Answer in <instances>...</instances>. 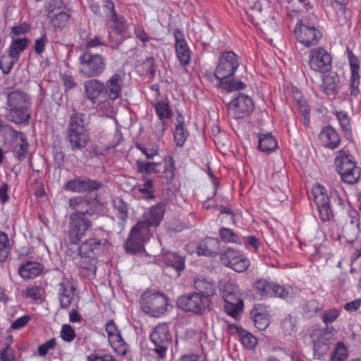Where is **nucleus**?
Masks as SVG:
<instances>
[{"label": "nucleus", "instance_id": "1", "mask_svg": "<svg viewBox=\"0 0 361 361\" xmlns=\"http://www.w3.org/2000/svg\"><path fill=\"white\" fill-rule=\"evenodd\" d=\"M126 73L123 71H116L104 82L94 78L84 83V92L87 99L97 108L105 113L111 108L110 102L120 98L125 87Z\"/></svg>", "mask_w": 361, "mask_h": 361}, {"label": "nucleus", "instance_id": "2", "mask_svg": "<svg viewBox=\"0 0 361 361\" xmlns=\"http://www.w3.org/2000/svg\"><path fill=\"white\" fill-rule=\"evenodd\" d=\"M194 288L196 292L200 293L207 299H211L216 295L219 290L221 295L225 302V312L235 320L238 319L240 314L243 310V301L239 287L231 283L226 282L218 288L216 283L210 277L197 276L194 279Z\"/></svg>", "mask_w": 361, "mask_h": 361}, {"label": "nucleus", "instance_id": "3", "mask_svg": "<svg viewBox=\"0 0 361 361\" xmlns=\"http://www.w3.org/2000/svg\"><path fill=\"white\" fill-rule=\"evenodd\" d=\"M240 64V57L233 51L221 52L217 59L214 76L217 80V87L231 92L243 90L246 84L240 80H228L236 73Z\"/></svg>", "mask_w": 361, "mask_h": 361}, {"label": "nucleus", "instance_id": "4", "mask_svg": "<svg viewBox=\"0 0 361 361\" xmlns=\"http://www.w3.org/2000/svg\"><path fill=\"white\" fill-rule=\"evenodd\" d=\"M7 119L16 124L27 123L32 114V98L21 90H13L7 94Z\"/></svg>", "mask_w": 361, "mask_h": 361}, {"label": "nucleus", "instance_id": "5", "mask_svg": "<svg viewBox=\"0 0 361 361\" xmlns=\"http://www.w3.org/2000/svg\"><path fill=\"white\" fill-rule=\"evenodd\" d=\"M140 307L147 314L160 317L165 314L170 306L169 298L158 291L146 290L140 298Z\"/></svg>", "mask_w": 361, "mask_h": 361}, {"label": "nucleus", "instance_id": "6", "mask_svg": "<svg viewBox=\"0 0 361 361\" xmlns=\"http://www.w3.org/2000/svg\"><path fill=\"white\" fill-rule=\"evenodd\" d=\"M149 226L142 221H139L131 228L129 235L125 243V250L128 253L135 254L142 252L145 245L149 242L153 235Z\"/></svg>", "mask_w": 361, "mask_h": 361}, {"label": "nucleus", "instance_id": "7", "mask_svg": "<svg viewBox=\"0 0 361 361\" xmlns=\"http://www.w3.org/2000/svg\"><path fill=\"white\" fill-rule=\"evenodd\" d=\"M80 73L85 78L94 79L101 75L106 68L104 56L93 54L90 50L83 51L79 56Z\"/></svg>", "mask_w": 361, "mask_h": 361}, {"label": "nucleus", "instance_id": "8", "mask_svg": "<svg viewBox=\"0 0 361 361\" xmlns=\"http://www.w3.org/2000/svg\"><path fill=\"white\" fill-rule=\"evenodd\" d=\"M68 139L73 149L83 148L88 142L89 136L84 126L82 114L75 113L71 116Z\"/></svg>", "mask_w": 361, "mask_h": 361}, {"label": "nucleus", "instance_id": "9", "mask_svg": "<svg viewBox=\"0 0 361 361\" xmlns=\"http://www.w3.org/2000/svg\"><path fill=\"white\" fill-rule=\"evenodd\" d=\"M68 205L73 211L69 219H91L98 214L100 205L96 200L82 196H75L69 199Z\"/></svg>", "mask_w": 361, "mask_h": 361}, {"label": "nucleus", "instance_id": "10", "mask_svg": "<svg viewBox=\"0 0 361 361\" xmlns=\"http://www.w3.org/2000/svg\"><path fill=\"white\" fill-rule=\"evenodd\" d=\"M177 303L185 311L195 314H203L209 311L212 306L211 299H207L196 291L180 297Z\"/></svg>", "mask_w": 361, "mask_h": 361}, {"label": "nucleus", "instance_id": "11", "mask_svg": "<svg viewBox=\"0 0 361 361\" xmlns=\"http://www.w3.org/2000/svg\"><path fill=\"white\" fill-rule=\"evenodd\" d=\"M252 99L243 93L234 94L228 104V114L233 118L238 120L248 116L253 111Z\"/></svg>", "mask_w": 361, "mask_h": 361}, {"label": "nucleus", "instance_id": "12", "mask_svg": "<svg viewBox=\"0 0 361 361\" xmlns=\"http://www.w3.org/2000/svg\"><path fill=\"white\" fill-rule=\"evenodd\" d=\"M149 339L154 345V351L158 357L161 359L165 357L171 341L167 324L161 323L156 326L150 334Z\"/></svg>", "mask_w": 361, "mask_h": 361}, {"label": "nucleus", "instance_id": "13", "mask_svg": "<svg viewBox=\"0 0 361 361\" xmlns=\"http://www.w3.org/2000/svg\"><path fill=\"white\" fill-rule=\"evenodd\" d=\"M68 240L71 244L79 245L87 238L92 231V221L90 218L69 219Z\"/></svg>", "mask_w": 361, "mask_h": 361}, {"label": "nucleus", "instance_id": "14", "mask_svg": "<svg viewBox=\"0 0 361 361\" xmlns=\"http://www.w3.org/2000/svg\"><path fill=\"white\" fill-rule=\"evenodd\" d=\"M294 35L297 41L306 47L316 46L322 37V32L317 28L303 23L301 20L296 23Z\"/></svg>", "mask_w": 361, "mask_h": 361}, {"label": "nucleus", "instance_id": "15", "mask_svg": "<svg viewBox=\"0 0 361 361\" xmlns=\"http://www.w3.org/2000/svg\"><path fill=\"white\" fill-rule=\"evenodd\" d=\"M106 240L99 238L95 233H91L87 238L80 242L78 254L81 258H97L103 252Z\"/></svg>", "mask_w": 361, "mask_h": 361}, {"label": "nucleus", "instance_id": "16", "mask_svg": "<svg viewBox=\"0 0 361 361\" xmlns=\"http://www.w3.org/2000/svg\"><path fill=\"white\" fill-rule=\"evenodd\" d=\"M103 8L107 19V24L112 31L116 35H123L128 28L126 17L116 13L115 5L111 0H105Z\"/></svg>", "mask_w": 361, "mask_h": 361}, {"label": "nucleus", "instance_id": "17", "mask_svg": "<svg viewBox=\"0 0 361 361\" xmlns=\"http://www.w3.org/2000/svg\"><path fill=\"white\" fill-rule=\"evenodd\" d=\"M308 64L315 72L326 73L332 67L331 56L324 48H314L308 52Z\"/></svg>", "mask_w": 361, "mask_h": 361}, {"label": "nucleus", "instance_id": "18", "mask_svg": "<svg viewBox=\"0 0 361 361\" xmlns=\"http://www.w3.org/2000/svg\"><path fill=\"white\" fill-rule=\"evenodd\" d=\"M253 288L261 298L277 297L286 299L289 293L284 286L263 279L257 280L253 284Z\"/></svg>", "mask_w": 361, "mask_h": 361}, {"label": "nucleus", "instance_id": "19", "mask_svg": "<svg viewBox=\"0 0 361 361\" xmlns=\"http://www.w3.org/2000/svg\"><path fill=\"white\" fill-rule=\"evenodd\" d=\"M109 345L113 350L121 356L126 355L129 351V345L123 338L121 331L114 320H109L105 325Z\"/></svg>", "mask_w": 361, "mask_h": 361}, {"label": "nucleus", "instance_id": "20", "mask_svg": "<svg viewBox=\"0 0 361 361\" xmlns=\"http://www.w3.org/2000/svg\"><path fill=\"white\" fill-rule=\"evenodd\" d=\"M220 261L222 264L236 272H243L250 266V260L240 252L228 248L221 253Z\"/></svg>", "mask_w": 361, "mask_h": 361}, {"label": "nucleus", "instance_id": "21", "mask_svg": "<svg viewBox=\"0 0 361 361\" xmlns=\"http://www.w3.org/2000/svg\"><path fill=\"white\" fill-rule=\"evenodd\" d=\"M173 34L175 39L176 56L181 66H187L191 62L192 51L185 38L184 33L180 29L175 28Z\"/></svg>", "mask_w": 361, "mask_h": 361}, {"label": "nucleus", "instance_id": "22", "mask_svg": "<svg viewBox=\"0 0 361 361\" xmlns=\"http://www.w3.org/2000/svg\"><path fill=\"white\" fill-rule=\"evenodd\" d=\"M102 186L103 183L101 181L87 177H80L67 182L63 188L66 191L80 193L97 190Z\"/></svg>", "mask_w": 361, "mask_h": 361}, {"label": "nucleus", "instance_id": "23", "mask_svg": "<svg viewBox=\"0 0 361 361\" xmlns=\"http://www.w3.org/2000/svg\"><path fill=\"white\" fill-rule=\"evenodd\" d=\"M151 104L154 109L156 115L161 121L156 124L155 132L157 135L161 136L166 129V121L172 116L173 110L167 99L152 101Z\"/></svg>", "mask_w": 361, "mask_h": 361}, {"label": "nucleus", "instance_id": "24", "mask_svg": "<svg viewBox=\"0 0 361 361\" xmlns=\"http://www.w3.org/2000/svg\"><path fill=\"white\" fill-rule=\"evenodd\" d=\"M76 286L71 277H63L58 284V295L60 305L63 309H67L71 305Z\"/></svg>", "mask_w": 361, "mask_h": 361}, {"label": "nucleus", "instance_id": "25", "mask_svg": "<svg viewBox=\"0 0 361 361\" xmlns=\"http://www.w3.org/2000/svg\"><path fill=\"white\" fill-rule=\"evenodd\" d=\"M347 53L350 68V94L352 96L356 97L360 94V61L350 49H348Z\"/></svg>", "mask_w": 361, "mask_h": 361}, {"label": "nucleus", "instance_id": "26", "mask_svg": "<svg viewBox=\"0 0 361 361\" xmlns=\"http://www.w3.org/2000/svg\"><path fill=\"white\" fill-rule=\"evenodd\" d=\"M165 213L164 207L161 204H157L149 207L142 216L143 222L150 227L159 226L163 220Z\"/></svg>", "mask_w": 361, "mask_h": 361}, {"label": "nucleus", "instance_id": "27", "mask_svg": "<svg viewBox=\"0 0 361 361\" xmlns=\"http://www.w3.org/2000/svg\"><path fill=\"white\" fill-rule=\"evenodd\" d=\"M250 314L255 327L259 331H264L269 326L270 324L269 314L264 306L262 305L255 306Z\"/></svg>", "mask_w": 361, "mask_h": 361}, {"label": "nucleus", "instance_id": "28", "mask_svg": "<svg viewBox=\"0 0 361 361\" xmlns=\"http://www.w3.org/2000/svg\"><path fill=\"white\" fill-rule=\"evenodd\" d=\"M219 250L217 238H207L198 243V256H216Z\"/></svg>", "mask_w": 361, "mask_h": 361}, {"label": "nucleus", "instance_id": "29", "mask_svg": "<svg viewBox=\"0 0 361 361\" xmlns=\"http://www.w3.org/2000/svg\"><path fill=\"white\" fill-rule=\"evenodd\" d=\"M43 269L44 267L40 263L28 261L20 266L18 274L24 279H31L39 276Z\"/></svg>", "mask_w": 361, "mask_h": 361}, {"label": "nucleus", "instance_id": "30", "mask_svg": "<svg viewBox=\"0 0 361 361\" xmlns=\"http://www.w3.org/2000/svg\"><path fill=\"white\" fill-rule=\"evenodd\" d=\"M70 17V14L63 11L54 12L51 10L47 13L50 25L55 30L59 31L62 30L68 24Z\"/></svg>", "mask_w": 361, "mask_h": 361}, {"label": "nucleus", "instance_id": "31", "mask_svg": "<svg viewBox=\"0 0 361 361\" xmlns=\"http://www.w3.org/2000/svg\"><path fill=\"white\" fill-rule=\"evenodd\" d=\"M319 138L325 147L332 149L336 148L340 143V137L331 126L324 128L319 134Z\"/></svg>", "mask_w": 361, "mask_h": 361}, {"label": "nucleus", "instance_id": "32", "mask_svg": "<svg viewBox=\"0 0 361 361\" xmlns=\"http://www.w3.org/2000/svg\"><path fill=\"white\" fill-rule=\"evenodd\" d=\"M189 136V133L184 125V116L179 114L176 117V124L173 133V139L177 147H183Z\"/></svg>", "mask_w": 361, "mask_h": 361}, {"label": "nucleus", "instance_id": "33", "mask_svg": "<svg viewBox=\"0 0 361 361\" xmlns=\"http://www.w3.org/2000/svg\"><path fill=\"white\" fill-rule=\"evenodd\" d=\"M78 265L79 274L82 278L92 279L96 276L97 258H81Z\"/></svg>", "mask_w": 361, "mask_h": 361}, {"label": "nucleus", "instance_id": "34", "mask_svg": "<svg viewBox=\"0 0 361 361\" xmlns=\"http://www.w3.org/2000/svg\"><path fill=\"white\" fill-rule=\"evenodd\" d=\"M335 164L336 171L339 173L340 172L345 171L346 169L353 167V165L356 164V162L348 151L341 149L336 157Z\"/></svg>", "mask_w": 361, "mask_h": 361}, {"label": "nucleus", "instance_id": "35", "mask_svg": "<svg viewBox=\"0 0 361 361\" xmlns=\"http://www.w3.org/2000/svg\"><path fill=\"white\" fill-rule=\"evenodd\" d=\"M230 327L235 330V333L238 334L240 342L245 348L249 350L255 348L257 339L251 333L237 324L230 325Z\"/></svg>", "mask_w": 361, "mask_h": 361}, {"label": "nucleus", "instance_id": "36", "mask_svg": "<svg viewBox=\"0 0 361 361\" xmlns=\"http://www.w3.org/2000/svg\"><path fill=\"white\" fill-rule=\"evenodd\" d=\"M330 333H324L314 343V357L319 359L329 350Z\"/></svg>", "mask_w": 361, "mask_h": 361}, {"label": "nucleus", "instance_id": "37", "mask_svg": "<svg viewBox=\"0 0 361 361\" xmlns=\"http://www.w3.org/2000/svg\"><path fill=\"white\" fill-rule=\"evenodd\" d=\"M339 82V78L336 75H328L323 78L321 88L329 96L335 97Z\"/></svg>", "mask_w": 361, "mask_h": 361}, {"label": "nucleus", "instance_id": "38", "mask_svg": "<svg viewBox=\"0 0 361 361\" xmlns=\"http://www.w3.org/2000/svg\"><path fill=\"white\" fill-rule=\"evenodd\" d=\"M277 147L275 137L269 133L259 134V149L263 152H271Z\"/></svg>", "mask_w": 361, "mask_h": 361}, {"label": "nucleus", "instance_id": "39", "mask_svg": "<svg viewBox=\"0 0 361 361\" xmlns=\"http://www.w3.org/2000/svg\"><path fill=\"white\" fill-rule=\"evenodd\" d=\"M28 44L27 37L18 38L13 39L8 49V53L15 59L19 60L20 54L26 49Z\"/></svg>", "mask_w": 361, "mask_h": 361}, {"label": "nucleus", "instance_id": "40", "mask_svg": "<svg viewBox=\"0 0 361 361\" xmlns=\"http://www.w3.org/2000/svg\"><path fill=\"white\" fill-rule=\"evenodd\" d=\"M10 132L12 133V136L15 138L16 152L19 155H23L27 152L29 145L25 135L20 131L16 130L13 127L12 129H10Z\"/></svg>", "mask_w": 361, "mask_h": 361}, {"label": "nucleus", "instance_id": "41", "mask_svg": "<svg viewBox=\"0 0 361 361\" xmlns=\"http://www.w3.org/2000/svg\"><path fill=\"white\" fill-rule=\"evenodd\" d=\"M164 262L167 267L174 269L178 274L185 267V258L175 253L167 255L165 257Z\"/></svg>", "mask_w": 361, "mask_h": 361}, {"label": "nucleus", "instance_id": "42", "mask_svg": "<svg viewBox=\"0 0 361 361\" xmlns=\"http://www.w3.org/2000/svg\"><path fill=\"white\" fill-rule=\"evenodd\" d=\"M345 171L340 172L338 174L341 176V179L343 182L348 184L356 183L360 177V169L355 165L353 167L346 169Z\"/></svg>", "mask_w": 361, "mask_h": 361}, {"label": "nucleus", "instance_id": "43", "mask_svg": "<svg viewBox=\"0 0 361 361\" xmlns=\"http://www.w3.org/2000/svg\"><path fill=\"white\" fill-rule=\"evenodd\" d=\"M44 294V288L35 284L28 286L21 291V295L23 298L31 299L33 301H42Z\"/></svg>", "mask_w": 361, "mask_h": 361}, {"label": "nucleus", "instance_id": "44", "mask_svg": "<svg viewBox=\"0 0 361 361\" xmlns=\"http://www.w3.org/2000/svg\"><path fill=\"white\" fill-rule=\"evenodd\" d=\"M312 195L317 207L329 203V197L327 195L326 190L319 184L312 188Z\"/></svg>", "mask_w": 361, "mask_h": 361}, {"label": "nucleus", "instance_id": "45", "mask_svg": "<svg viewBox=\"0 0 361 361\" xmlns=\"http://www.w3.org/2000/svg\"><path fill=\"white\" fill-rule=\"evenodd\" d=\"M11 250L8 235L0 231V263H4L8 259Z\"/></svg>", "mask_w": 361, "mask_h": 361}, {"label": "nucleus", "instance_id": "46", "mask_svg": "<svg viewBox=\"0 0 361 361\" xmlns=\"http://www.w3.org/2000/svg\"><path fill=\"white\" fill-rule=\"evenodd\" d=\"M348 356V349L342 341L336 342L330 357L331 361H344Z\"/></svg>", "mask_w": 361, "mask_h": 361}, {"label": "nucleus", "instance_id": "47", "mask_svg": "<svg viewBox=\"0 0 361 361\" xmlns=\"http://www.w3.org/2000/svg\"><path fill=\"white\" fill-rule=\"evenodd\" d=\"M142 183L136 185L135 188L144 195L146 199H152L154 197V185L152 180L146 176L142 177Z\"/></svg>", "mask_w": 361, "mask_h": 361}, {"label": "nucleus", "instance_id": "48", "mask_svg": "<svg viewBox=\"0 0 361 361\" xmlns=\"http://www.w3.org/2000/svg\"><path fill=\"white\" fill-rule=\"evenodd\" d=\"M161 163L143 161L137 160L136 162L137 170L142 173H154L160 172Z\"/></svg>", "mask_w": 361, "mask_h": 361}, {"label": "nucleus", "instance_id": "49", "mask_svg": "<svg viewBox=\"0 0 361 361\" xmlns=\"http://www.w3.org/2000/svg\"><path fill=\"white\" fill-rule=\"evenodd\" d=\"M13 343V336L9 335L5 338L4 348L0 351L1 361H13L15 360V351L11 347Z\"/></svg>", "mask_w": 361, "mask_h": 361}, {"label": "nucleus", "instance_id": "50", "mask_svg": "<svg viewBox=\"0 0 361 361\" xmlns=\"http://www.w3.org/2000/svg\"><path fill=\"white\" fill-rule=\"evenodd\" d=\"M280 329L285 336H290L297 330L295 319L291 315L286 316L281 322Z\"/></svg>", "mask_w": 361, "mask_h": 361}, {"label": "nucleus", "instance_id": "51", "mask_svg": "<svg viewBox=\"0 0 361 361\" xmlns=\"http://www.w3.org/2000/svg\"><path fill=\"white\" fill-rule=\"evenodd\" d=\"M164 171L162 173V178L166 180V183H171L174 178L175 173V161L172 157H169L164 162Z\"/></svg>", "mask_w": 361, "mask_h": 361}, {"label": "nucleus", "instance_id": "52", "mask_svg": "<svg viewBox=\"0 0 361 361\" xmlns=\"http://www.w3.org/2000/svg\"><path fill=\"white\" fill-rule=\"evenodd\" d=\"M219 235L222 241L224 243H233L241 245L240 240L234 231L226 227H222L219 229Z\"/></svg>", "mask_w": 361, "mask_h": 361}, {"label": "nucleus", "instance_id": "53", "mask_svg": "<svg viewBox=\"0 0 361 361\" xmlns=\"http://www.w3.org/2000/svg\"><path fill=\"white\" fill-rule=\"evenodd\" d=\"M297 103L299 111L303 118V124L305 126L308 127L310 123V107L307 100L302 97L298 99Z\"/></svg>", "mask_w": 361, "mask_h": 361}, {"label": "nucleus", "instance_id": "54", "mask_svg": "<svg viewBox=\"0 0 361 361\" xmlns=\"http://www.w3.org/2000/svg\"><path fill=\"white\" fill-rule=\"evenodd\" d=\"M18 60L13 59L8 54V55H3L0 58V68L4 74H8L11 72L13 65Z\"/></svg>", "mask_w": 361, "mask_h": 361}, {"label": "nucleus", "instance_id": "55", "mask_svg": "<svg viewBox=\"0 0 361 361\" xmlns=\"http://www.w3.org/2000/svg\"><path fill=\"white\" fill-rule=\"evenodd\" d=\"M56 344V340L54 338L46 341L44 343L39 345L37 350L38 355L41 357L46 356L49 350L55 349Z\"/></svg>", "mask_w": 361, "mask_h": 361}, {"label": "nucleus", "instance_id": "56", "mask_svg": "<svg viewBox=\"0 0 361 361\" xmlns=\"http://www.w3.org/2000/svg\"><path fill=\"white\" fill-rule=\"evenodd\" d=\"M60 336L65 342H72L75 338L74 329L69 324H63L61 329Z\"/></svg>", "mask_w": 361, "mask_h": 361}, {"label": "nucleus", "instance_id": "57", "mask_svg": "<svg viewBox=\"0 0 361 361\" xmlns=\"http://www.w3.org/2000/svg\"><path fill=\"white\" fill-rule=\"evenodd\" d=\"M336 116L338 121L339 125L342 130L345 132H348L351 129V125L350 121V117L345 111H336Z\"/></svg>", "mask_w": 361, "mask_h": 361}, {"label": "nucleus", "instance_id": "58", "mask_svg": "<svg viewBox=\"0 0 361 361\" xmlns=\"http://www.w3.org/2000/svg\"><path fill=\"white\" fill-rule=\"evenodd\" d=\"M317 207L319 217L322 221H329L334 217L333 211L330 207L329 203Z\"/></svg>", "mask_w": 361, "mask_h": 361}, {"label": "nucleus", "instance_id": "59", "mask_svg": "<svg viewBox=\"0 0 361 361\" xmlns=\"http://www.w3.org/2000/svg\"><path fill=\"white\" fill-rule=\"evenodd\" d=\"M340 314V311L336 308L327 310L323 314L322 321L326 325H328L335 322Z\"/></svg>", "mask_w": 361, "mask_h": 361}, {"label": "nucleus", "instance_id": "60", "mask_svg": "<svg viewBox=\"0 0 361 361\" xmlns=\"http://www.w3.org/2000/svg\"><path fill=\"white\" fill-rule=\"evenodd\" d=\"M30 320L31 317L28 314L21 316L11 323L10 328L13 330L22 329L25 327Z\"/></svg>", "mask_w": 361, "mask_h": 361}, {"label": "nucleus", "instance_id": "61", "mask_svg": "<svg viewBox=\"0 0 361 361\" xmlns=\"http://www.w3.org/2000/svg\"><path fill=\"white\" fill-rule=\"evenodd\" d=\"M87 361H116V359L109 354H98L96 353H90L87 357Z\"/></svg>", "mask_w": 361, "mask_h": 361}, {"label": "nucleus", "instance_id": "62", "mask_svg": "<svg viewBox=\"0 0 361 361\" xmlns=\"http://www.w3.org/2000/svg\"><path fill=\"white\" fill-rule=\"evenodd\" d=\"M134 33L135 37L144 44L154 39L150 37L142 27L135 25L134 28Z\"/></svg>", "mask_w": 361, "mask_h": 361}, {"label": "nucleus", "instance_id": "63", "mask_svg": "<svg viewBox=\"0 0 361 361\" xmlns=\"http://www.w3.org/2000/svg\"><path fill=\"white\" fill-rule=\"evenodd\" d=\"M47 43V38L46 34H43L40 36V37L36 39L35 41V51L38 54H41L42 52H44Z\"/></svg>", "mask_w": 361, "mask_h": 361}, {"label": "nucleus", "instance_id": "64", "mask_svg": "<svg viewBox=\"0 0 361 361\" xmlns=\"http://www.w3.org/2000/svg\"><path fill=\"white\" fill-rule=\"evenodd\" d=\"M30 27L27 23H22L19 25H15L11 27V33L15 35H20L27 33Z\"/></svg>", "mask_w": 361, "mask_h": 361}]
</instances>
